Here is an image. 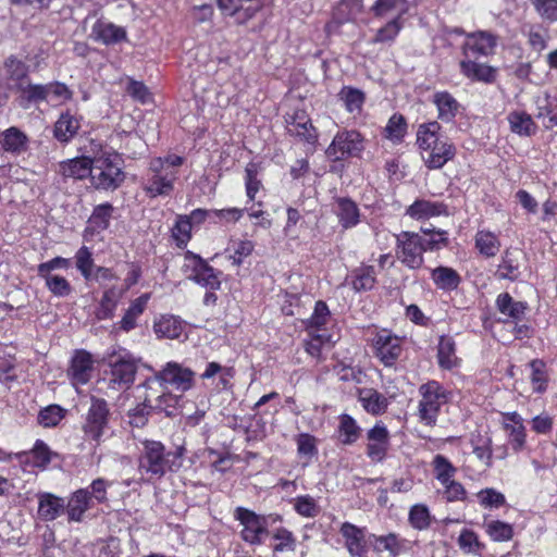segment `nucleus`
Masks as SVG:
<instances>
[{"instance_id": "f257e3e1", "label": "nucleus", "mask_w": 557, "mask_h": 557, "mask_svg": "<svg viewBox=\"0 0 557 557\" xmlns=\"http://www.w3.org/2000/svg\"><path fill=\"white\" fill-rule=\"evenodd\" d=\"M497 46V36L491 32L478 30L465 34V41L461 47L462 59L460 60V72L467 78L478 82L491 83L495 78L493 67L478 60L494 54Z\"/></svg>"}, {"instance_id": "cd10ccee", "label": "nucleus", "mask_w": 557, "mask_h": 557, "mask_svg": "<svg viewBox=\"0 0 557 557\" xmlns=\"http://www.w3.org/2000/svg\"><path fill=\"white\" fill-rule=\"evenodd\" d=\"M358 400L363 409L373 416L384 413L388 407L387 398L374 388L359 389Z\"/></svg>"}, {"instance_id": "f8f14e48", "label": "nucleus", "mask_w": 557, "mask_h": 557, "mask_svg": "<svg viewBox=\"0 0 557 557\" xmlns=\"http://www.w3.org/2000/svg\"><path fill=\"white\" fill-rule=\"evenodd\" d=\"M185 259L188 261V267L191 268L190 277L194 282L210 290L221 287V272L215 271L206 260L190 251L186 252Z\"/></svg>"}, {"instance_id": "b1692460", "label": "nucleus", "mask_w": 557, "mask_h": 557, "mask_svg": "<svg viewBox=\"0 0 557 557\" xmlns=\"http://www.w3.org/2000/svg\"><path fill=\"white\" fill-rule=\"evenodd\" d=\"M406 213L416 220H424L441 215H448V207L442 201L417 199L410 205Z\"/></svg>"}, {"instance_id": "7c9ffc66", "label": "nucleus", "mask_w": 557, "mask_h": 557, "mask_svg": "<svg viewBox=\"0 0 557 557\" xmlns=\"http://www.w3.org/2000/svg\"><path fill=\"white\" fill-rule=\"evenodd\" d=\"M149 299L150 294L146 293L131 302L123 318L119 322L120 330L127 333L137 326V319L144 313Z\"/></svg>"}, {"instance_id": "5701e85b", "label": "nucleus", "mask_w": 557, "mask_h": 557, "mask_svg": "<svg viewBox=\"0 0 557 557\" xmlns=\"http://www.w3.org/2000/svg\"><path fill=\"white\" fill-rule=\"evenodd\" d=\"M287 132L307 143H314L317 133L310 120L304 111H297L286 117Z\"/></svg>"}, {"instance_id": "6ab92c4d", "label": "nucleus", "mask_w": 557, "mask_h": 557, "mask_svg": "<svg viewBox=\"0 0 557 557\" xmlns=\"http://www.w3.org/2000/svg\"><path fill=\"white\" fill-rule=\"evenodd\" d=\"M339 533L345 541V547L352 557H366L367 542L364 529L350 522L341 525Z\"/></svg>"}, {"instance_id": "6e6552de", "label": "nucleus", "mask_w": 557, "mask_h": 557, "mask_svg": "<svg viewBox=\"0 0 557 557\" xmlns=\"http://www.w3.org/2000/svg\"><path fill=\"white\" fill-rule=\"evenodd\" d=\"M422 236L418 233L404 231L396 235V257L411 270L420 269L424 262Z\"/></svg>"}, {"instance_id": "9d476101", "label": "nucleus", "mask_w": 557, "mask_h": 557, "mask_svg": "<svg viewBox=\"0 0 557 557\" xmlns=\"http://www.w3.org/2000/svg\"><path fill=\"white\" fill-rule=\"evenodd\" d=\"M195 375L196 373L191 369L183 367L178 362L170 361L154 374V380L160 385H170L175 391L185 393L193 388Z\"/></svg>"}, {"instance_id": "4468645a", "label": "nucleus", "mask_w": 557, "mask_h": 557, "mask_svg": "<svg viewBox=\"0 0 557 557\" xmlns=\"http://www.w3.org/2000/svg\"><path fill=\"white\" fill-rule=\"evenodd\" d=\"M112 382L131 385L134 382L137 366L132 355L125 350L113 354L110 358Z\"/></svg>"}, {"instance_id": "423d86ee", "label": "nucleus", "mask_w": 557, "mask_h": 557, "mask_svg": "<svg viewBox=\"0 0 557 557\" xmlns=\"http://www.w3.org/2000/svg\"><path fill=\"white\" fill-rule=\"evenodd\" d=\"M421 399L418 406V416L425 425L436 423L441 407L445 405L450 392L436 381H429L419 387Z\"/></svg>"}, {"instance_id": "f704fd0d", "label": "nucleus", "mask_w": 557, "mask_h": 557, "mask_svg": "<svg viewBox=\"0 0 557 557\" xmlns=\"http://www.w3.org/2000/svg\"><path fill=\"white\" fill-rule=\"evenodd\" d=\"M434 285L442 290H454L461 282L459 273L449 267H437L431 270Z\"/></svg>"}, {"instance_id": "72a5a7b5", "label": "nucleus", "mask_w": 557, "mask_h": 557, "mask_svg": "<svg viewBox=\"0 0 557 557\" xmlns=\"http://www.w3.org/2000/svg\"><path fill=\"white\" fill-rule=\"evenodd\" d=\"M335 213L344 228H351L359 223V208L351 199L338 198Z\"/></svg>"}, {"instance_id": "338daca9", "label": "nucleus", "mask_w": 557, "mask_h": 557, "mask_svg": "<svg viewBox=\"0 0 557 557\" xmlns=\"http://www.w3.org/2000/svg\"><path fill=\"white\" fill-rule=\"evenodd\" d=\"M296 444L298 455L302 458L310 460L318 454L315 437L308 433L299 434Z\"/></svg>"}, {"instance_id": "0eeeda50", "label": "nucleus", "mask_w": 557, "mask_h": 557, "mask_svg": "<svg viewBox=\"0 0 557 557\" xmlns=\"http://www.w3.org/2000/svg\"><path fill=\"white\" fill-rule=\"evenodd\" d=\"M234 518L242 525L240 537L250 545H261L269 534V522L265 516L256 513L244 507H237Z\"/></svg>"}, {"instance_id": "2f4dec72", "label": "nucleus", "mask_w": 557, "mask_h": 557, "mask_svg": "<svg viewBox=\"0 0 557 557\" xmlns=\"http://www.w3.org/2000/svg\"><path fill=\"white\" fill-rule=\"evenodd\" d=\"M91 507V496L88 488H81L73 493L66 509L69 519L72 521H81L84 513Z\"/></svg>"}, {"instance_id": "774afa93", "label": "nucleus", "mask_w": 557, "mask_h": 557, "mask_svg": "<svg viewBox=\"0 0 557 557\" xmlns=\"http://www.w3.org/2000/svg\"><path fill=\"white\" fill-rule=\"evenodd\" d=\"M20 92L28 102H48L47 84H27Z\"/></svg>"}, {"instance_id": "c756f323", "label": "nucleus", "mask_w": 557, "mask_h": 557, "mask_svg": "<svg viewBox=\"0 0 557 557\" xmlns=\"http://www.w3.org/2000/svg\"><path fill=\"white\" fill-rule=\"evenodd\" d=\"M0 145L5 152L21 154L27 150L28 137L20 128L12 126L2 132Z\"/></svg>"}, {"instance_id": "3c124183", "label": "nucleus", "mask_w": 557, "mask_h": 557, "mask_svg": "<svg viewBox=\"0 0 557 557\" xmlns=\"http://www.w3.org/2000/svg\"><path fill=\"white\" fill-rule=\"evenodd\" d=\"M191 222L187 215H178L174 227L172 228V236L180 248L187 245L191 237Z\"/></svg>"}, {"instance_id": "a878e982", "label": "nucleus", "mask_w": 557, "mask_h": 557, "mask_svg": "<svg viewBox=\"0 0 557 557\" xmlns=\"http://www.w3.org/2000/svg\"><path fill=\"white\" fill-rule=\"evenodd\" d=\"M65 509L63 498L51 493H41L38 495V517L44 521H53L60 517Z\"/></svg>"}, {"instance_id": "aec40b11", "label": "nucleus", "mask_w": 557, "mask_h": 557, "mask_svg": "<svg viewBox=\"0 0 557 557\" xmlns=\"http://www.w3.org/2000/svg\"><path fill=\"white\" fill-rule=\"evenodd\" d=\"M94 361L91 355L85 350H77L72 358L69 375L74 385L86 384L92 374Z\"/></svg>"}, {"instance_id": "4d7b16f0", "label": "nucleus", "mask_w": 557, "mask_h": 557, "mask_svg": "<svg viewBox=\"0 0 557 557\" xmlns=\"http://www.w3.org/2000/svg\"><path fill=\"white\" fill-rule=\"evenodd\" d=\"M273 550L275 553L294 552L296 539L290 531L284 528L277 529L273 534Z\"/></svg>"}, {"instance_id": "864d4df0", "label": "nucleus", "mask_w": 557, "mask_h": 557, "mask_svg": "<svg viewBox=\"0 0 557 557\" xmlns=\"http://www.w3.org/2000/svg\"><path fill=\"white\" fill-rule=\"evenodd\" d=\"M476 498L482 507L490 509H497L506 504L505 495L493 487L479 491Z\"/></svg>"}, {"instance_id": "58836bf2", "label": "nucleus", "mask_w": 557, "mask_h": 557, "mask_svg": "<svg viewBox=\"0 0 557 557\" xmlns=\"http://www.w3.org/2000/svg\"><path fill=\"white\" fill-rule=\"evenodd\" d=\"M373 547L376 552H388L389 557H397L404 550L405 540L400 539L396 533L387 535H373Z\"/></svg>"}, {"instance_id": "13d9d810", "label": "nucleus", "mask_w": 557, "mask_h": 557, "mask_svg": "<svg viewBox=\"0 0 557 557\" xmlns=\"http://www.w3.org/2000/svg\"><path fill=\"white\" fill-rule=\"evenodd\" d=\"M113 207L109 202L98 205L95 207L89 222L100 231L108 228L110 219L112 216Z\"/></svg>"}, {"instance_id": "f3484780", "label": "nucleus", "mask_w": 557, "mask_h": 557, "mask_svg": "<svg viewBox=\"0 0 557 557\" xmlns=\"http://www.w3.org/2000/svg\"><path fill=\"white\" fill-rule=\"evenodd\" d=\"M503 426L508 435L511 448L515 451H521L527 442L522 417L516 411L503 413Z\"/></svg>"}, {"instance_id": "de8ad7c7", "label": "nucleus", "mask_w": 557, "mask_h": 557, "mask_svg": "<svg viewBox=\"0 0 557 557\" xmlns=\"http://www.w3.org/2000/svg\"><path fill=\"white\" fill-rule=\"evenodd\" d=\"M260 170V164L257 162H249L245 168L246 194L250 200L256 198L257 193L262 187V183L258 178Z\"/></svg>"}, {"instance_id": "20e7f679", "label": "nucleus", "mask_w": 557, "mask_h": 557, "mask_svg": "<svg viewBox=\"0 0 557 557\" xmlns=\"http://www.w3.org/2000/svg\"><path fill=\"white\" fill-rule=\"evenodd\" d=\"M183 158L176 154L153 158L149 162L143 183V189L146 194L151 198L170 195L177 180V169L183 164Z\"/></svg>"}, {"instance_id": "4be33fe9", "label": "nucleus", "mask_w": 557, "mask_h": 557, "mask_svg": "<svg viewBox=\"0 0 557 557\" xmlns=\"http://www.w3.org/2000/svg\"><path fill=\"white\" fill-rule=\"evenodd\" d=\"M91 37L107 46L115 45L126 40V30L111 22L98 20L91 28Z\"/></svg>"}, {"instance_id": "1a4fd4ad", "label": "nucleus", "mask_w": 557, "mask_h": 557, "mask_svg": "<svg viewBox=\"0 0 557 557\" xmlns=\"http://www.w3.org/2000/svg\"><path fill=\"white\" fill-rule=\"evenodd\" d=\"M364 149L363 137L357 131L338 132L326 148V156L333 161L360 157Z\"/></svg>"}, {"instance_id": "412c9836", "label": "nucleus", "mask_w": 557, "mask_h": 557, "mask_svg": "<svg viewBox=\"0 0 557 557\" xmlns=\"http://www.w3.org/2000/svg\"><path fill=\"white\" fill-rule=\"evenodd\" d=\"M28 65L14 55H10L3 63V73L10 89L20 91L28 77Z\"/></svg>"}, {"instance_id": "473e14b6", "label": "nucleus", "mask_w": 557, "mask_h": 557, "mask_svg": "<svg viewBox=\"0 0 557 557\" xmlns=\"http://www.w3.org/2000/svg\"><path fill=\"white\" fill-rule=\"evenodd\" d=\"M498 311L518 322L523 319L528 305L524 301H516L508 293H502L496 298Z\"/></svg>"}, {"instance_id": "09e8293b", "label": "nucleus", "mask_w": 557, "mask_h": 557, "mask_svg": "<svg viewBox=\"0 0 557 557\" xmlns=\"http://www.w3.org/2000/svg\"><path fill=\"white\" fill-rule=\"evenodd\" d=\"M255 249V244L249 239H237L231 243L230 251V260L233 265L239 267L243 264L244 259L249 257Z\"/></svg>"}, {"instance_id": "8fccbe9b", "label": "nucleus", "mask_w": 557, "mask_h": 557, "mask_svg": "<svg viewBox=\"0 0 557 557\" xmlns=\"http://www.w3.org/2000/svg\"><path fill=\"white\" fill-rule=\"evenodd\" d=\"M436 480L443 484L454 479L457 469L453 463L443 455H436L432 461Z\"/></svg>"}, {"instance_id": "2eb2a0df", "label": "nucleus", "mask_w": 557, "mask_h": 557, "mask_svg": "<svg viewBox=\"0 0 557 557\" xmlns=\"http://www.w3.org/2000/svg\"><path fill=\"white\" fill-rule=\"evenodd\" d=\"M525 256L519 248H507L498 264L496 276L499 280L517 281L521 275V269L524 265Z\"/></svg>"}, {"instance_id": "603ef678", "label": "nucleus", "mask_w": 557, "mask_h": 557, "mask_svg": "<svg viewBox=\"0 0 557 557\" xmlns=\"http://www.w3.org/2000/svg\"><path fill=\"white\" fill-rule=\"evenodd\" d=\"M542 21L557 23V0H529Z\"/></svg>"}, {"instance_id": "c03bdc74", "label": "nucleus", "mask_w": 557, "mask_h": 557, "mask_svg": "<svg viewBox=\"0 0 557 557\" xmlns=\"http://www.w3.org/2000/svg\"><path fill=\"white\" fill-rule=\"evenodd\" d=\"M408 521L414 530H426L432 522V516L426 505L416 504L411 506L408 513Z\"/></svg>"}, {"instance_id": "c9c22d12", "label": "nucleus", "mask_w": 557, "mask_h": 557, "mask_svg": "<svg viewBox=\"0 0 557 557\" xmlns=\"http://www.w3.org/2000/svg\"><path fill=\"white\" fill-rule=\"evenodd\" d=\"M510 131L519 136H532L536 132V124L532 116L523 111H512L507 115Z\"/></svg>"}, {"instance_id": "39448f33", "label": "nucleus", "mask_w": 557, "mask_h": 557, "mask_svg": "<svg viewBox=\"0 0 557 557\" xmlns=\"http://www.w3.org/2000/svg\"><path fill=\"white\" fill-rule=\"evenodd\" d=\"M125 181L120 158L116 153L103 152L92 158L90 183L98 190H115Z\"/></svg>"}, {"instance_id": "a211bd4d", "label": "nucleus", "mask_w": 557, "mask_h": 557, "mask_svg": "<svg viewBox=\"0 0 557 557\" xmlns=\"http://www.w3.org/2000/svg\"><path fill=\"white\" fill-rule=\"evenodd\" d=\"M82 120L70 110L62 112L53 125V137L61 144H69L78 134Z\"/></svg>"}, {"instance_id": "69168bd1", "label": "nucleus", "mask_w": 557, "mask_h": 557, "mask_svg": "<svg viewBox=\"0 0 557 557\" xmlns=\"http://www.w3.org/2000/svg\"><path fill=\"white\" fill-rule=\"evenodd\" d=\"M64 417V410L58 405H50L39 411L38 422L45 428L55 426Z\"/></svg>"}, {"instance_id": "c85d7f7f", "label": "nucleus", "mask_w": 557, "mask_h": 557, "mask_svg": "<svg viewBox=\"0 0 557 557\" xmlns=\"http://www.w3.org/2000/svg\"><path fill=\"white\" fill-rule=\"evenodd\" d=\"M474 247L486 259L495 257L502 247L498 235L490 230H479L474 235Z\"/></svg>"}, {"instance_id": "49530a36", "label": "nucleus", "mask_w": 557, "mask_h": 557, "mask_svg": "<svg viewBox=\"0 0 557 557\" xmlns=\"http://www.w3.org/2000/svg\"><path fill=\"white\" fill-rule=\"evenodd\" d=\"M339 433L342 437V443L345 445H350L355 443L361 433L360 426L357 424L356 420L344 413L339 417Z\"/></svg>"}, {"instance_id": "680f3d73", "label": "nucleus", "mask_w": 557, "mask_h": 557, "mask_svg": "<svg viewBox=\"0 0 557 557\" xmlns=\"http://www.w3.org/2000/svg\"><path fill=\"white\" fill-rule=\"evenodd\" d=\"M486 532L493 541L506 542L511 540L513 535V529L511 524L494 520L486 524Z\"/></svg>"}, {"instance_id": "37998d69", "label": "nucleus", "mask_w": 557, "mask_h": 557, "mask_svg": "<svg viewBox=\"0 0 557 557\" xmlns=\"http://www.w3.org/2000/svg\"><path fill=\"white\" fill-rule=\"evenodd\" d=\"M338 97L348 112L354 114H359L361 112L364 102V94L360 89L343 87Z\"/></svg>"}, {"instance_id": "dca6fc26", "label": "nucleus", "mask_w": 557, "mask_h": 557, "mask_svg": "<svg viewBox=\"0 0 557 557\" xmlns=\"http://www.w3.org/2000/svg\"><path fill=\"white\" fill-rule=\"evenodd\" d=\"M367 455L375 462L382 461L389 447V432L383 423H376L367 433Z\"/></svg>"}, {"instance_id": "e433bc0d", "label": "nucleus", "mask_w": 557, "mask_h": 557, "mask_svg": "<svg viewBox=\"0 0 557 557\" xmlns=\"http://www.w3.org/2000/svg\"><path fill=\"white\" fill-rule=\"evenodd\" d=\"M156 334L160 337L178 338L183 331V322L175 315H163L153 325Z\"/></svg>"}, {"instance_id": "ddd939ff", "label": "nucleus", "mask_w": 557, "mask_h": 557, "mask_svg": "<svg viewBox=\"0 0 557 557\" xmlns=\"http://www.w3.org/2000/svg\"><path fill=\"white\" fill-rule=\"evenodd\" d=\"M373 348L381 362L392 367L403 351L401 338L387 330H382L373 338Z\"/></svg>"}, {"instance_id": "9b49d317", "label": "nucleus", "mask_w": 557, "mask_h": 557, "mask_svg": "<svg viewBox=\"0 0 557 557\" xmlns=\"http://www.w3.org/2000/svg\"><path fill=\"white\" fill-rule=\"evenodd\" d=\"M108 403L102 398L92 396L90 398V407L83 426L85 435L99 444L108 425Z\"/></svg>"}, {"instance_id": "0e129e2a", "label": "nucleus", "mask_w": 557, "mask_h": 557, "mask_svg": "<svg viewBox=\"0 0 557 557\" xmlns=\"http://www.w3.org/2000/svg\"><path fill=\"white\" fill-rule=\"evenodd\" d=\"M178 400V396L170 392H164L156 397L154 403L151 400L149 408H154L160 412H164L166 416H172L176 409Z\"/></svg>"}, {"instance_id": "393cba45", "label": "nucleus", "mask_w": 557, "mask_h": 557, "mask_svg": "<svg viewBox=\"0 0 557 557\" xmlns=\"http://www.w3.org/2000/svg\"><path fill=\"white\" fill-rule=\"evenodd\" d=\"M92 172V159L87 157H76L59 164V173L64 178L84 180L90 177Z\"/></svg>"}, {"instance_id": "6e6d98bb", "label": "nucleus", "mask_w": 557, "mask_h": 557, "mask_svg": "<svg viewBox=\"0 0 557 557\" xmlns=\"http://www.w3.org/2000/svg\"><path fill=\"white\" fill-rule=\"evenodd\" d=\"M407 129V123L403 115L394 114L385 126V137L394 143L403 140Z\"/></svg>"}, {"instance_id": "4c0bfd02", "label": "nucleus", "mask_w": 557, "mask_h": 557, "mask_svg": "<svg viewBox=\"0 0 557 557\" xmlns=\"http://www.w3.org/2000/svg\"><path fill=\"white\" fill-rule=\"evenodd\" d=\"M437 359L441 368L450 370L458 366L456 345L451 337L442 336L437 347Z\"/></svg>"}, {"instance_id": "79ce46f5", "label": "nucleus", "mask_w": 557, "mask_h": 557, "mask_svg": "<svg viewBox=\"0 0 557 557\" xmlns=\"http://www.w3.org/2000/svg\"><path fill=\"white\" fill-rule=\"evenodd\" d=\"M350 284L356 292L371 289L375 284L374 268L367 265L356 269L351 274Z\"/></svg>"}, {"instance_id": "bf43d9fd", "label": "nucleus", "mask_w": 557, "mask_h": 557, "mask_svg": "<svg viewBox=\"0 0 557 557\" xmlns=\"http://www.w3.org/2000/svg\"><path fill=\"white\" fill-rule=\"evenodd\" d=\"M48 102L53 101L57 106L71 100L73 91L61 82H51L47 84Z\"/></svg>"}, {"instance_id": "e2e57ef3", "label": "nucleus", "mask_w": 557, "mask_h": 557, "mask_svg": "<svg viewBox=\"0 0 557 557\" xmlns=\"http://www.w3.org/2000/svg\"><path fill=\"white\" fill-rule=\"evenodd\" d=\"M76 268L85 280H91L94 259L88 247H81L75 255Z\"/></svg>"}, {"instance_id": "a19ab883", "label": "nucleus", "mask_w": 557, "mask_h": 557, "mask_svg": "<svg viewBox=\"0 0 557 557\" xmlns=\"http://www.w3.org/2000/svg\"><path fill=\"white\" fill-rule=\"evenodd\" d=\"M523 35L527 37L528 45L531 47L532 50L541 52L547 48L549 33L542 25H528L523 30Z\"/></svg>"}, {"instance_id": "f03ea898", "label": "nucleus", "mask_w": 557, "mask_h": 557, "mask_svg": "<svg viewBox=\"0 0 557 557\" xmlns=\"http://www.w3.org/2000/svg\"><path fill=\"white\" fill-rule=\"evenodd\" d=\"M138 471L149 480H160L168 472L177 471L182 467L185 448L166 450L163 443L154 440H139Z\"/></svg>"}, {"instance_id": "052dcab7", "label": "nucleus", "mask_w": 557, "mask_h": 557, "mask_svg": "<svg viewBox=\"0 0 557 557\" xmlns=\"http://www.w3.org/2000/svg\"><path fill=\"white\" fill-rule=\"evenodd\" d=\"M45 280L47 288L57 297H66L71 294L72 287L69 281L60 275H39Z\"/></svg>"}, {"instance_id": "a18cd8bd", "label": "nucleus", "mask_w": 557, "mask_h": 557, "mask_svg": "<svg viewBox=\"0 0 557 557\" xmlns=\"http://www.w3.org/2000/svg\"><path fill=\"white\" fill-rule=\"evenodd\" d=\"M120 297L121 294L115 287L107 289L103 293L102 298L100 300V305L96 313L97 318L99 320L112 318Z\"/></svg>"}, {"instance_id": "ea45409f", "label": "nucleus", "mask_w": 557, "mask_h": 557, "mask_svg": "<svg viewBox=\"0 0 557 557\" xmlns=\"http://www.w3.org/2000/svg\"><path fill=\"white\" fill-rule=\"evenodd\" d=\"M372 10L376 16H391L392 20H400L408 7L406 0H377Z\"/></svg>"}, {"instance_id": "5fc2aeb1", "label": "nucleus", "mask_w": 557, "mask_h": 557, "mask_svg": "<svg viewBox=\"0 0 557 557\" xmlns=\"http://www.w3.org/2000/svg\"><path fill=\"white\" fill-rule=\"evenodd\" d=\"M530 367L532 370L531 383L533 391L536 393L545 392L548 381L545 363L542 360L535 359L530 362Z\"/></svg>"}, {"instance_id": "bb28decb", "label": "nucleus", "mask_w": 557, "mask_h": 557, "mask_svg": "<svg viewBox=\"0 0 557 557\" xmlns=\"http://www.w3.org/2000/svg\"><path fill=\"white\" fill-rule=\"evenodd\" d=\"M433 103L437 108V117L446 123L453 122L461 108L460 103L448 91L435 92Z\"/></svg>"}, {"instance_id": "7ed1b4c3", "label": "nucleus", "mask_w": 557, "mask_h": 557, "mask_svg": "<svg viewBox=\"0 0 557 557\" xmlns=\"http://www.w3.org/2000/svg\"><path fill=\"white\" fill-rule=\"evenodd\" d=\"M441 125L429 122L419 125L417 145L425 166L430 170L442 169L456 154L455 145L440 134Z\"/></svg>"}]
</instances>
